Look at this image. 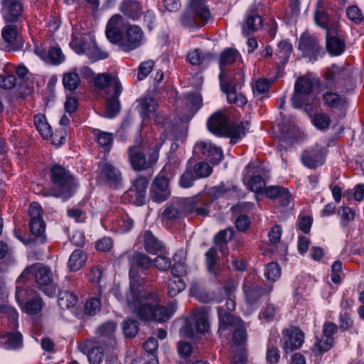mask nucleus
<instances>
[{"mask_svg": "<svg viewBox=\"0 0 364 364\" xmlns=\"http://www.w3.org/2000/svg\"><path fill=\"white\" fill-rule=\"evenodd\" d=\"M130 265L129 289L126 295L127 304L130 310L142 321L164 322L168 320L176 309L175 302L167 306L159 304V296L152 292H143L145 280L139 275L137 268L147 270L152 267L153 260L143 252H134L129 257Z\"/></svg>", "mask_w": 364, "mask_h": 364, "instance_id": "f257e3e1", "label": "nucleus"}, {"mask_svg": "<svg viewBox=\"0 0 364 364\" xmlns=\"http://www.w3.org/2000/svg\"><path fill=\"white\" fill-rule=\"evenodd\" d=\"M235 301L231 298L225 300V306L218 308V332L223 334L227 330H232L235 344L242 345L247 339V326L240 318L235 316L230 313L235 310Z\"/></svg>", "mask_w": 364, "mask_h": 364, "instance_id": "f03ea898", "label": "nucleus"}, {"mask_svg": "<svg viewBox=\"0 0 364 364\" xmlns=\"http://www.w3.org/2000/svg\"><path fill=\"white\" fill-rule=\"evenodd\" d=\"M21 279H34L38 289L51 297L56 293V284L54 282L51 269L42 264L36 263L27 267L21 275Z\"/></svg>", "mask_w": 364, "mask_h": 364, "instance_id": "7ed1b4c3", "label": "nucleus"}, {"mask_svg": "<svg viewBox=\"0 0 364 364\" xmlns=\"http://www.w3.org/2000/svg\"><path fill=\"white\" fill-rule=\"evenodd\" d=\"M210 18L211 13L205 0H188L186 10L181 17V24L185 28H199L207 24Z\"/></svg>", "mask_w": 364, "mask_h": 364, "instance_id": "20e7f679", "label": "nucleus"}, {"mask_svg": "<svg viewBox=\"0 0 364 364\" xmlns=\"http://www.w3.org/2000/svg\"><path fill=\"white\" fill-rule=\"evenodd\" d=\"M52 194L63 200L71 197L76 188L73 176L63 166L55 165L50 169Z\"/></svg>", "mask_w": 364, "mask_h": 364, "instance_id": "39448f33", "label": "nucleus"}, {"mask_svg": "<svg viewBox=\"0 0 364 364\" xmlns=\"http://www.w3.org/2000/svg\"><path fill=\"white\" fill-rule=\"evenodd\" d=\"M209 327L208 310L205 308H200L195 310L186 319L185 324L180 329V334L181 336L191 338L194 336L196 332H207Z\"/></svg>", "mask_w": 364, "mask_h": 364, "instance_id": "423d86ee", "label": "nucleus"}, {"mask_svg": "<svg viewBox=\"0 0 364 364\" xmlns=\"http://www.w3.org/2000/svg\"><path fill=\"white\" fill-rule=\"evenodd\" d=\"M213 201V198L207 193L192 198H181V204L183 215L205 218L210 213V207Z\"/></svg>", "mask_w": 364, "mask_h": 364, "instance_id": "0eeeda50", "label": "nucleus"}, {"mask_svg": "<svg viewBox=\"0 0 364 364\" xmlns=\"http://www.w3.org/2000/svg\"><path fill=\"white\" fill-rule=\"evenodd\" d=\"M245 74L242 70H239L234 75V77L224 79V74L219 75L220 85L222 91L227 95V100L230 104H235L239 107L245 106L247 101L246 97L242 94L236 92V86L240 82H243Z\"/></svg>", "mask_w": 364, "mask_h": 364, "instance_id": "6e6552de", "label": "nucleus"}, {"mask_svg": "<svg viewBox=\"0 0 364 364\" xmlns=\"http://www.w3.org/2000/svg\"><path fill=\"white\" fill-rule=\"evenodd\" d=\"M128 158L132 168L137 171L146 170L152 167L158 161L159 149H155L145 154L139 146H130L128 149Z\"/></svg>", "mask_w": 364, "mask_h": 364, "instance_id": "1a4fd4ad", "label": "nucleus"}, {"mask_svg": "<svg viewBox=\"0 0 364 364\" xmlns=\"http://www.w3.org/2000/svg\"><path fill=\"white\" fill-rule=\"evenodd\" d=\"M144 41V33L140 26L128 23L118 45L124 51L129 52L139 48Z\"/></svg>", "mask_w": 364, "mask_h": 364, "instance_id": "9d476101", "label": "nucleus"}, {"mask_svg": "<svg viewBox=\"0 0 364 364\" xmlns=\"http://www.w3.org/2000/svg\"><path fill=\"white\" fill-rule=\"evenodd\" d=\"M326 49L331 56H339L346 50V40L340 26H333L326 33Z\"/></svg>", "mask_w": 364, "mask_h": 364, "instance_id": "9b49d317", "label": "nucleus"}, {"mask_svg": "<svg viewBox=\"0 0 364 364\" xmlns=\"http://www.w3.org/2000/svg\"><path fill=\"white\" fill-rule=\"evenodd\" d=\"M149 184V178L139 176L132 181V186L124 193V198H127L130 203L137 205H143L146 200V190Z\"/></svg>", "mask_w": 364, "mask_h": 364, "instance_id": "f8f14e48", "label": "nucleus"}, {"mask_svg": "<svg viewBox=\"0 0 364 364\" xmlns=\"http://www.w3.org/2000/svg\"><path fill=\"white\" fill-rule=\"evenodd\" d=\"M298 48L304 57L309 58L313 62L316 61L322 53V48L318 38L307 32L301 35Z\"/></svg>", "mask_w": 364, "mask_h": 364, "instance_id": "ddd939ff", "label": "nucleus"}, {"mask_svg": "<svg viewBox=\"0 0 364 364\" xmlns=\"http://www.w3.org/2000/svg\"><path fill=\"white\" fill-rule=\"evenodd\" d=\"M1 12L8 23H21L26 19L23 5L20 0H2Z\"/></svg>", "mask_w": 364, "mask_h": 364, "instance_id": "4468645a", "label": "nucleus"}, {"mask_svg": "<svg viewBox=\"0 0 364 364\" xmlns=\"http://www.w3.org/2000/svg\"><path fill=\"white\" fill-rule=\"evenodd\" d=\"M314 85L311 80L307 77H299L294 85V92L291 97L294 107L300 108L308 104L306 96L313 90Z\"/></svg>", "mask_w": 364, "mask_h": 364, "instance_id": "2eb2a0df", "label": "nucleus"}, {"mask_svg": "<svg viewBox=\"0 0 364 364\" xmlns=\"http://www.w3.org/2000/svg\"><path fill=\"white\" fill-rule=\"evenodd\" d=\"M170 168V166L166 164L161 172L156 176L154 182L151 188V198L157 203H161L166 200L171 194L168 187V180L165 176L166 173Z\"/></svg>", "mask_w": 364, "mask_h": 364, "instance_id": "dca6fc26", "label": "nucleus"}, {"mask_svg": "<svg viewBox=\"0 0 364 364\" xmlns=\"http://www.w3.org/2000/svg\"><path fill=\"white\" fill-rule=\"evenodd\" d=\"M324 78L327 88L336 89L346 85L350 80V73L348 69L333 65L326 71Z\"/></svg>", "mask_w": 364, "mask_h": 364, "instance_id": "f3484780", "label": "nucleus"}, {"mask_svg": "<svg viewBox=\"0 0 364 364\" xmlns=\"http://www.w3.org/2000/svg\"><path fill=\"white\" fill-rule=\"evenodd\" d=\"M1 36L6 51H16L23 48V41L14 24L6 25L1 30Z\"/></svg>", "mask_w": 364, "mask_h": 364, "instance_id": "a211bd4d", "label": "nucleus"}, {"mask_svg": "<svg viewBox=\"0 0 364 364\" xmlns=\"http://www.w3.org/2000/svg\"><path fill=\"white\" fill-rule=\"evenodd\" d=\"M326 155V149L316 145L304 151L301 159L305 166L309 168H316L324 163Z\"/></svg>", "mask_w": 364, "mask_h": 364, "instance_id": "6ab92c4d", "label": "nucleus"}, {"mask_svg": "<svg viewBox=\"0 0 364 364\" xmlns=\"http://www.w3.org/2000/svg\"><path fill=\"white\" fill-rule=\"evenodd\" d=\"M95 87L100 90H105L104 95L107 93L122 92V87L119 79L109 73L97 75L94 79Z\"/></svg>", "mask_w": 364, "mask_h": 364, "instance_id": "aec40b11", "label": "nucleus"}, {"mask_svg": "<svg viewBox=\"0 0 364 364\" xmlns=\"http://www.w3.org/2000/svg\"><path fill=\"white\" fill-rule=\"evenodd\" d=\"M283 334V348L286 350L292 351L301 346L304 341V333L297 328L291 327L284 329Z\"/></svg>", "mask_w": 364, "mask_h": 364, "instance_id": "412c9836", "label": "nucleus"}, {"mask_svg": "<svg viewBox=\"0 0 364 364\" xmlns=\"http://www.w3.org/2000/svg\"><path fill=\"white\" fill-rule=\"evenodd\" d=\"M124 18L120 14L114 15L108 21L106 27V36L109 41L118 44L122 38V28L124 26Z\"/></svg>", "mask_w": 364, "mask_h": 364, "instance_id": "4be33fe9", "label": "nucleus"}, {"mask_svg": "<svg viewBox=\"0 0 364 364\" xmlns=\"http://www.w3.org/2000/svg\"><path fill=\"white\" fill-rule=\"evenodd\" d=\"M27 291L23 289L16 287V299L22 310L29 314H38L42 309L43 301L38 296H35L23 304V300Z\"/></svg>", "mask_w": 364, "mask_h": 364, "instance_id": "5701e85b", "label": "nucleus"}, {"mask_svg": "<svg viewBox=\"0 0 364 364\" xmlns=\"http://www.w3.org/2000/svg\"><path fill=\"white\" fill-rule=\"evenodd\" d=\"M117 324L113 321H108L100 326L97 329L98 338L95 341L102 343L107 348H114L117 345L114 333Z\"/></svg>", "mask_w": 364, "mask_h": 364, "instance_id": "b1692460", "label": "nucleus"}, {"mask_svg": "<svg viewBox=\"0 0 364 364\" xmlns=\"http://www.w3.org/2000/svg\"><path fill=\"white\" fill-rule=\"evenodd\" d=\"M137 242L142 243L144 250L149 254L156 255L163 252L164 246L149 230L142 231L137 237Z\"/></svg>", "mask_w": 364, "mask_h": 364, "instance_id": "393cba45", "label": "nucleus"}, {"mask_svg": "<svg viewBox=\"0 0 364 364\" xmlns=\"http://www.w3.org/2000/svg\"><path fill=\"white\" fill-rule=\"evenodd\" d=\"M196 149L205 156L213 164H218L223 159V152L221 148L211 143L200 142L196 144Z\"/></svg>", "mask_w": 364, "mask_h": 364, "instance_id": "a878e982", "label": "nucleus"}, {"mask_svg": "<svg viewBox=\"0 0 364 364\" xmlns=\"http://www.w3.org/2000/svg\"><path fill=\"white\" fill-rule=\"evenodd\" d=\"M314 21L317 26L324 28L328 32L333 26H340L338 21L329 16L326 12L323 1H318L316 10L314 13Z\"/></svg>", "mask_w": 364, "mask_h": 364, "instance_id": "bb28decb", "label": "nucleus"}, {"mask_svg": "<svg viewBox=\"0 0 364 364\" xmlns=\"http://www.w3.org/2000/svg\"><path fill=\"white\" fill-rule=\"evenodd\" d=\"M34 51L42 60L53 65H59L65 60V55L58 46L52 47L48 51L43 48L36 47Z\"/></svg>", "mask_w": 364, "mask_h": 364, "instance_id": "cd10ccee", "label": "nucleus"}, {"mask_svg": "<svg viewBox=\"0 0 364 364\" xmlns=\"http://www.w3.org/2000/svg\"><path fill=\"white\" fill-rule=\"evenodd\" d=\"M240 58L239 53L232 48H228L225 50L220 58V75H222V73L224 74V79H228L230 77H234V75L236 74V73H232L230 71H228L226 70V66L231 65L234 62L237 60V58ZM238 72H237V73Z\"/></svg>", "mask_w": 364, "mask_h": 364, "instance_id": "c85d7f7f", "label": "nucleus"}, {"mask_svg": "<svg viewBox=\"0 0 364 364\" xmlns=\"http://www.w3.org/2000/svg\"><path fill=\"white\" fill-rule=\"evenodd\" d=\"M157 107L158 103L152 97H144L139 101L138 109L143 119L152 118L157 122L156 119L159 117L156 114Z\"/></svg>", "mask_w": 364, "mask_h": 364, "instance_id": "c756f323", "label": "nucleus"}, {"mask_svg": "<svg viewBox=\"0 0 364 364\" xmlns=\"http://www.w3.org/2000/svg\"><path fill=\"white\" fill-rule=\"evenodd\" d=\"M119 10L124 16L136 21L142 13V5L136 0H123L119 5Z\"/></svg>", "mask_w": 364, "mask_h": 364, "instance_id": "7c9ffc66", "label": "nucleus"}, {"mask_svg": "<svg viewBox=\"0 0 364 364\" xmlns=\"http://www.w3.org/2000/svg\"><path fill=\"white\" fill-rule=\"evenodd\" d=\"M228 124L226 117L220 112L213 114L207 123L209 131L217 135H225Z\"/></svg>", "mask_w": 364, "mask_h": 364, "instance_id": "2f4dec72", "label": "nucleus"}, {"mask_svg": "<svg viewBox=\"0 0 364 364\" xmlns=\"http://www.w3.org/2000/svg\"><path fill=\"white\" fill-rule=\"evenodd\" d=\"M243 290L248 303L253 304L266 292L271 289L266 290L257 284L246 280L243 284Z\"/></svg>", "mask_w": 364, "mask_h": 364, "instance_id": "473e14b6", "label": "nucleus"}, {"mask_svg": "<svg viewBox=\"0 0 364 364\" xmlns=\"http://www.w3.org/2000/svg\"><path fill=\"white\" fill-rule=\"evenodd\" d=\"M262 26V17L255 11H250L242 26V33L249 36L259 30Z\"/></svg>", "mask_w": 364, "mask_h": 364, "instance_id": "72a5a7b5", "label": "nucleus"}, {"mask_svg": "<svg viewBox=\"0 0 364 364\" xmlns=\"http://www.w3.org/2000/svg\"><path fill=\"white\" fill-rule=\"evenodd\" d=\"M100 177L105 178L110 184L117 185L122 179L121 173L112 164L104 163L100 167Z\"/></svg>", "mask_w": 364, "mask_h": 364, "instance_id": "f704fd0d", "label": "nucleus"}, {"mask_svg": "<svg viewBox=\"0 0 364 364\" xmlns=\"http://www.w3.org/2000/svg\"><path fill=\"white\" fill-rule=\"evenodd\" d=\"M121 92H117V90L112 93H107L103 97L106 100L107 117L112 118L116 116L120 110V103L118 100Z\"/></svg>", "mask_w": 364, "mask_h": 364, "instance_id": "c9c22d12", "label": "nucleus"}, {"mask_svg": "<svg viewBox=\"0 0 364 364\" xmlns=\"http://www.w3.org/2000/svg\"><path fill=\"white\" fill-rule=\"evenodd\" d=\"M323 104L332 109H342L346 107L348 102L334 92H326L323 94Z\"/></svg>", "mask_w": 364, "mask_h": 364, "instance_id": "e433bc0d", "label": "nucleus"}, {"mask_svg": "<svg viewBox=\"0 0 364 364\" xmlns=\"http://www.w3.org/2000/svg\"><path fill=\"white\" fill-rule=\"evenodd\" d=\"M183 215L181 199L167 206L161 215L163 222L168 220H176Z\"/></svg>", "mask_w": 364, "mask_h": 364, "instance_id": "4c0bfd02", "label": "nucleus"}, {"mask_svg": "<svg viewBox=\"0 0 364 364\" xmlns=\"http://www.w3.org/2000/svg\"><path fill=\"white\" fill-rule=\"evenodd\" d=\"M87 255L80 249L75 250L70 256L68 264L72 272L80 269L85 264Z\"/></svg>", "mask_w": 364, "mask_h": 364, "instance_id": "58836bf2", "label": "nucleus"}, {"mask_svg": "<svg viewBox=\"0 0 364 364\" xmlns=\"http://www.w3.org/2000/svg\"><path fill=\"white\" fill-rule=\"evenodd\" d=\"M234 235V230L231 228L225 229L218 232L214 237V243L220 248V252L225 254L226 244L230 241Z\"/></svg>", "mask_w": 364, "mask_h": 364, "instance_id": "ea45409f", "label": "nucleus"}, {"mask_svg": "<svg viewBox=\"0 0 364 364\" xmlns=\"http://www.w3.org/2000/svg\"><path fill=\"white\" fill-rule=\"evenodd\" d=\"M103 344L94 341L93 344L90 346V350L87 353V358L90 364H100L104 358Z\"/></svg>", "mask_w": 364, "mask_h": 364, "instance_id": "a19ab883", "label": "nucleus"}, {"mask_svg": "<svg viewBox=\"0 0 364 364\" xmlns=\"http://www.w3.org/2000/svg\"><path fill=\"white\" fill-rule=\"evenodd\" d=\"M62 82L65 90L73 91L76 90L80 82V77L77 73V70L74 69L63 75Z\"/></svg>", "mask_w": 364, "mask_h": 364, "instance_id": "79ce46f5", "label": "nucleus"}, {"mask_svg": "<svg viewBox=\"0 0 364 364\" xmlns=\"http://www.w3.org/2000/svg\"><path fill=\"white\" fill-rule=\"evenodd\" d=\"M197 178H198L193 169V163L191 161H188L186 168L180 178L179 184L183 188H190Z\"/></svg>", "mask_w": 364, "mask_h": 364, "instance_id": "37998d69", "label": "nucleus"}, {"mask_svg": "<svg viewBox=\"0 0 364 364\" xmlns=\"http://www.w3.org/2000/svg\"><path fill=\"white\" fill-rule=\"evenodd\" d=\"M77 303V297L70 291H63L58 294V304L61 309H71Z\"/></svg>", "mask_w": 364, "mask_h": 364, "instance_id": "c03bdc74", "label": "nucleus"}, {"mask_svg": "<svg viewBox=\"0 0 364 364\" xmlns=\"http://www.w3.org/2000/svg\"><path fill=\"white\" fill-rule=\"evenodd\" d=\"M22 336L19 332H8L0 338V342L5 345L6 348H16L21 346Z\"/></svg>", "mask_w": 364, "mask_h": 364, "instance_id": "a18cd8bd", "label": "nucleus"}, {"mask_svg": "<svg viewBox=\"0 0 364 364\" xmlns=\"http://www.w3.org/2000/svg\"><path fill=\"white\" fill-rule=\"evenodd\" d=\"M245 134V127L244 123L240 124H230L227 127V135L231 138V143L235 144L237 141L244 136Z\"/></svg>", "mask_w": 364, "mask_h": 364, "instance_id": "49530a36", "label": "nucleus"}, {"mask_svg": "<svg viewBox=\"0 0 364 364\" xmlns=\"http://www.w3.org/2000/svg\"><path fill=\"white\" fill-rule=\"evenodd\" d=\"M333 343V338H322L321 339L316 338L314 343L311 350L315 355H321L329 350Z\"/></svg>", "mask_w": 364, "mask_h": 364, "instance_id": "de8ad7c7", "label": "nucleus"}, {"mask_svg": "<svg viewBox=\"0 0 364 364\" xmlns=\"http://www.w3.org/2000/svg\"><path fill=\"white\" fill-rule=\"evenodd\" d=\"M29 228L31 234L36 237L37 242L39 243H44L46 242V223L44 221L30 222Z\"/></svg>", "mask_w": 364, "mask_h": 364, "instance_id": "09e8293b", "label": "nucleus"}, {"mask_svg": "<svg viewBox=\"0 0 364 364\" xmlns=\"http://www.w3.org/2000/svg\"><path fill=\"white\" fill-rule=\"evenodd\" d=\"M34 124L37 130L43 138L48 139L52 136L51 127L46 122L45 116L41 114L36 115Z\"/></svg>", "mask_w": 364, "mask_h": 364, "instance_id": "8fccbe9b", "label": "nucleus"}, {"mask_svg": "<svg viewBox=\"0 0 364 364\" xmlns=\"http://www.w3.org/2000/svg\"><path fill=\"white\" fill-rule=\"evenodd\" d=\"M82 49L92 61L105 59L108 56L106 53L101 51L100 48L96 46L94 42H92L87 46L86 45H82Z\"/></svg>", "mask_w": 364, "mask_h": 364, "instance_id": "3c124183", "label": "nucleus"}, {"mask_svg": "<svg viewBox=\"0 0 364 364\" xmlns=\"http://www.w3.org/2000/svg\"><path fill=\"white\" fill-rule=\"evenodd\" d=\"M186 288V283L184 281L178 277H176L170 279L168 284V294L171 297L176 296L181 291L184 290Z\"/></svg>", "mask_w": 364, "mask_h": 364, "instance_id": "603ef678", "label": "nucleus"}, {"mask_svg": "<svg viewBox=\"0 0 364 364\" xmlns=\"http://www.w3.org/2000/svg\"><path fill=\"white\" fill-rule=\"evenodd\" d=\"M291 51H292L291 44L287 41H281L278 44V48L276 51V55H277L278 58L280 60L281 63H286L289 60V58L290 56Z\"/></svg>", "mask_w": 364, "mask_h": 364, "instance_id": "864d4df0", "label": "nucleus"}, {"mask_svg": "<svg viewBox=\"0 0 364 364\" xmlns=\"http://www.w3.org/2000/svg\"><path fill=\"white\" fill-rule=\"evenodd\" d=\"M205 256L208 272L216 274L215 267L218 260V254L216 247H210L205 253Z\"/></svg>", "mask_w": 364, "mask_h": 364, "instance_id": "5fc2aeb1", "label": "nucleus"}, {"mask_svg": "<svg viewBox=\"0 0 364 364\" xmlns=\"http://www.w3.org/2000/svg\"><path fill=\"white\" fill-rule=\"evenodd\" d=\"M264 276L269 282L277 281L281 276V268L277 263L270 262L267 264Z\"/></svg>", "mask_w": 364, "mask_h": 364, "instance_id": "6e6d98bb", "label": "nucleus"}, {"mask_svg": "<svg viewBox=\"0 0 364 364\" xmlns=\"http://www.w3.org/2000/svg\"><path fill=\"white\" fill-rule=\"evenodd\" d=\"M122 329L126 337L133 338L139 332L138 321L132 318H128L123 322Z\"/></svg>", "mask_w": 364, "mask_h": 364, "instance_id": "4d7b16f0", "label": "nucleus"}, {"mask_svg": "<svg viewBox=\"0 0 364 364\" xmlns=\"http://www.w3.org/2000/svg\"><path fill=\"white\" fill-rule=\"evenodd\" d=\"M96 138L98 144L103 147L106 151L110 150L113 141V135L112 133L98 131L96 133Z\"/></svg>", "mask_w": 364, "mask_h": 364, "instance_id": "13d9d810", "label": "nucleus"}, {"mask_svg": "<svg viewBox=\"0 0 364 364\" xmlns=\"http://www.w3.org/2000/svg\"><path fill=\"white\" fill-rule=\"evenodd\" d=\"M265 185V178L259 175L252 176L247 183L249 189L256 193L263 191Z\"/></svg>", "mask_w": 364, "mask_h": 364, "instance_id": "bf43d9fd", "label": "nucleus"}, {"mask_svg": "<svg viewBox=\"0 0 364 364\" xmlns=\"http://www.w3.org/2000/svg\"><path fill=\"white\" fill-rule=\"evenodd\" d=\"M28 215L30 222H41L43 219V209L41 206L36 202L31 203L28 208Z\"/></svg>", "mask_w": 364, "mask_h": 364, "instance_id": "052dcab7", "label": "nucleus"}, {"mask_svg": "<svg viewBox=\"0 0 364 364\" xmlns=\"http://www.w3.org/2000/svg\"><path fill=\"white\" fill-rule=\"evenodd\" d=\"M193 169L198 178L208 177L213 171L212 167L204 161L193 165Z\"/></svg>", "mask_w": 364, "mask_h": 364, "instance_id": "680f3d73", "label": "nucleus"}, {"mask_svg": "<svg viewBox=\"0 0 364 364\" xmlns=\"http://www.w3.org/2000/svg\"><path fill=\"white\" fill-rule=\"evenodd\" d=\"M314 126L318 129H327L331 123V119L326 113L316 114L312 119Z\"/></svg>", "mask_w": 364, "mask_h": 364, "instance_id": "e2e57ef3", "label": "nucleus"}, {"mask_svg": "<svg viewBox=\"0 0 364 364\" xmlns=\"http://www.w3.org/2000/svg\"><path fill=\"white\" fill-rule=\"evenodd\" d=\"M270 87V82L268 80L261 78L256 80L252 87L253 93L255 96L267 94Z\"/></svg>", "mask_w": 364, "mask_h": 364, "instance_id": "0e129e2a", "label": "nucleus"}, {"mask_svg": "<svg viewBox=\"0 0 364 364\" xmlns=\"http://www.w3.org/2000/svg\"><path fill=\"white\" fill-rule=\"evenodd\" d=\"M210 58V53L203 54L202 51L198 48H196L193 51L190 52L187 55L188 60L192 65H200L205 58Z\"/></svg>", "mask_w": 364, "mask_h": 364, "instance_id": "69168bd1", "label": "nucleus"}, {"mask_svg": "<svg viewBox=\"0 0 364 364\" xmlns=\"http://www.w3.org/2000/svg\"><path fill=\"white\" fill-rule=\"evenodd\" d=\"M153 264L159 271L166 272L171 268V260L168 257L160 255L153 260Z\"/></svg>", "mask_w": 364, "mask_h": 364, "instance_id": "338daca9", "label": "nucleus"}, {"mask_svg": "<svg viewBox=\"0 0 364 364\" xmlns=\"http://www.w3.org/2000/svg\"><path fill=\"white\" fill-rule=\"evenodd\" d=\"M100 299L97 297L91 298L85 303V312L87 315H95L100 310Z\"/></svg>", "mask_w": 364, "mask_h": 364, "instance_id": "774afa93", "label": "nucleus"}]
</instances>
